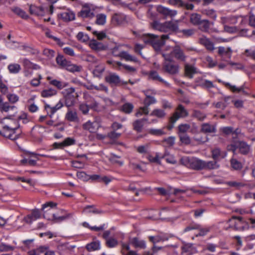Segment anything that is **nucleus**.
<instances>
[{"instance_id":"nucleus-19","label":"nucleus","mask_w":255,"mask_h":255,"mask_svg":"<svg viewBox=\"0 0 255 255\" xmlns=\"http://www.w3.org/2000/svg\"><path fill=\"white\" fill-rule=\"evenodd\" d=\"M237 148L239 149L240 152L243 154H247L250 150V146L246 142L243 141H237Z\"/></svg>"},{"instance_id":"nucleus-33","label":"nucleus","mask_w":255,"mask_h":255,"mask_svg":"<svg viewBox=\"0 0 255 255\" xmlns=\"http://www.w3.org/2000/svg\"><path fill=\"white\" fill-rule=\"evenodd\" d=\"M65 68L68 71L71 72H80L82 69V67L80 65L72 64L70 61L68 63Z\"/></svg>"},{"instance_id":"nucleus-30","label":"nucleus","mask_w":255,"mask_h":255,"mask_svg":"<svg viewBox=\"0 0 255 255\" xmlns=\"http://www.w3.org/2000/svg\"><path fill=\"white\" fill-rule=\"evenodd\" d=\"M196 72V69L195 67L188 64H185V73L187 77L191 79L193 78V75Z\"/></svg>"},{"instance_id":"nucleus-58","label":"nucleus","mask_w":255,"mask_h":255,"mask_svg":"<svg viewBox=\"0 0 255 255\" xmlns=\"http://www.w3.org/2000/svg\"><path fill=\"white\" fill-rule=\"evenodd\" d=\"M146 109V106L144 105L143 107H140L138 111L135 114V116L137 117H139L142 115H147L149 113V108L148 107H147V111L145 110Z\"/></svg>"},{"instance_id":"nucleus-2","label":"nucleus","mask_w":255,"mask_h":255,"mask_svg":"<svg viewBox=\"0 0 255 255\" xmlns=\"http://www.w3.org/2000/svg\"><path fill=\"white\" fill-rule=\"evenodd\" d=\"M168 39L169 34H163L159 37L157 35L150 33L145 34L142 38L144 43L150 44L156 51H159Z\"/></svg>"},{"instance_id":"nucleus-18","label":"nucleus","mask_w":255,"mask_h":255,"mask_svg":"<svg viewBox=\"0 0 255 255\" xmlns=\"http://www.w3.org/2000/svg\"><path fill=\"white\" fill-rule=\"evenodd\" d=\"M59 16H60L62 20L65 22L73 20L75 18V13L69 10H67L66 11L61 13Z\"/></svg>"},{"instance_id":"nucleus-32","label":"nucleus","mask_w":255,"mask_h":255,"mask_svg":"<svg viewBox=\"0 0 255 255\" xmlns=\"http://www.w3.org/2000/svg\"><path fill=\"white\" fill-rule=\"evenodd\" d=\"M134 106L130 103H126L120 107V110L123 113L129 114L131 113L133 109Z\"/></svg>"},{"instance_id":"nucleus-52","label":"nucleus","mask_w":255,"mask_h":255,"mask_svg":"<svg viewBox=\"0 0 255 255\" xmlns=\"http://www.w3.org/2000/svg\"><path fill=\"white\" fill-rule=\"evenodd\" d=\"M231 167L235 170H240L242 168V164L241 162L236 159L232 158L231 159Z\"/></svg>"},{"instance_id":"nucleus-10","label":"nucleus","mask_w":255,"mask_h":255,"mask_svg":"<svg viewBox=\"0 0 255 255\" xmlns=\"http://www.w3.org/2000/svg\"><path fill=\"white\" fill-rule=\"evenodd\" d=\"M126 16L123 13H116L112 17V22L115 25H120L126 22Z\"/></svg>"},{"instance_id":"nucleus-9","label":"nucleus","mask_w":255,"mask_h":255,"mask_svg":"<svg viewBox=\"0 0 255 255\" xmlns=\"http://www.w3.org/2000/svg\"><path fill=\"white\" fill-rule=\"evenodd\" d=\"M171 54L177 60L181 62H185L187 57L185 55L183 50L181 49L178 45H176L173 48Z\"/></svg>"},{"instance_id":"nucleus-48","label":"nucleus","mask_w":255,"mask_h":255,"mask_svg":"<svg viewBox=\"0 0 255 255\" xmlns=\"http://www.w3.org/2000/svg\"><path fill=\"white\" fill-rule=\"evenodd\" d=\"M156 103V100L154 96L145 97V98L144 100L143 103L144 105L146 106V111H147V107H149L150 105L154 104Z\"/></svg>"},{"instance_id":"nucleus-37","label":"nucleus","mask_w":255,"mask_h":255,"mask_svg":"<svg viewBox=\"0 0 255 255\" xmlns=\"http://www.w3.org/2000/svg\"><path fill=\"white\" fill-rule=\"evenodd\" d=\"M130 243L135 248L144 249L145 248V242L143 240H140L137 238H133L130 241Z\"/></svg>"},{"instance_id":"nucleus-36","label":"nucleus","mask_w":255,"mask_h":255,"mask_svg":"<svg viewBox=\"0 0 255 255\" xmlns=\"http://www.w3.org/2000/svg\"><path fill=\"white\" fill-rule=\"evenodd\" d=\"M77 96H64L65 105L67 107H70L74 105Z\"/></svg>"},{"instance_id":"nucleus-22","label":"nucleus","mask_w":255,"mask_h":255,"mask_svg":"<svg viewBox=\"0 0 255 255\" xmlns=\"http://www.w3.org/2000/svg\"><path fill=\"white\" fill-rule=\"evenodd\" d=\"M17 128H18L17 127L12 128L11 127H9L8 126H4L3 127V128L4 129H5V130L9 131V132H12V133H9L8 134H6L5 133L4 134H2V136H4V137H8L11 140L16 139L17 138H18L19 135L18 134L14 135V130L15 129H16Z\"/></svg>"},{"instance_id":"nucleus-26","label":"nucleus","mask_w":255,"mask_h":255,"mask_svg":"<svg viewBox=\"0 0 255 255\" xmlns=\"http://www.w3.org/2000/svg\"><path fill=\"white\" fill-rule=\"evenodd\" d=\"M75 140L70 137L66 138L63 142L61 143L55 142L53 144V146L55 148H62L65 146H68L72 145L74 143Z\"/></svg>"},{"instance_id":"nucleus-7","label":"nucleus","mask_w":255,"mask_h":255,"mask_svg":"<svg viewBox=\"0 0 255 255\" xmlns=\"http://www.w3.org/2000/svg\"><path fill=\"white\" fill-rule=\"evenodd\" d=\"M105 81L112 86H119L121 82L119 75L114 73H110L105 77Z\"/></svg>"},{"instance_id":"nucleus-54","label":"nucleus","mask_w":255,"mask_h":255,"mask_svg":"<svg viewBox=\"0 0 255 255\" xmlns=\"http://www.w3.org/2000/svg\"><path fill=\"white\" fill-rule=\"evenodd\" d=\"M82 59L85 61L93 63H96L98 62V59L91 54L83 55L82 56Z\"/></svg>"},{"instance_id":"nucleus-62","label":"nucleus","mask_w":255,"mask_h":255,"mask_svg":"<svg viewBox=\"0 0 255 255\" xmlns=\"http://www.w3.org/2000/svg\"><path fill=\"white\" fill-rule=\"evenodd\" d=\"M200 85L203 88L209 89L214 87L213 83L207 80H202Z\"/></svg>"},{"instance_id":"nucleus-35","label":"nucleus","mask_w":255,"mask_h":255,"mask_svg":"<svg viewBox=\"0 0 255 255\" xmlns=\"http://www.w3.org/2000/svg\"><path fill=\"white\" fill-rule=\"evenodd\" d=\"M199 29L203 32H208L210 27V23L206 19L201 20L198 24Z\"/></svg>"},{"instance_id":"nucleus-15","label":"nucleus","mask_w":255,"mask_h":255,"mask_svg":"<svg viewBox=\"0 0 255 255\" xmlns=\"http://www.w3.org/2000/svg\"><path fill=\"white\" fill-rule=\"evenodd\" d=\"M201 131L204 133H215L216 132V127L209 123H204L201 125Z\"/></svg>"},{"instance_id":"nucleus-6","label":"nucleus","mask_w":255,"mask_h":255,"mask_svg":"<svg viewBox=\"0 0 255 255\" xmlns=\"http://www.w3.org/2000/svg\"><path fill=\"white\" fill-rule=\"evenodd\" d=\"M234 220H236L234 222V230L243 231L249 228V223L244 220L242 217L233 216L229 221L231 222Z\"/></svg>"},{"instance_id":"nucleus-14","label":"nucleus","mask_w":255,"mask_h":255,"mask_svg":"<svg viewBox=\"0 0 255 255\" xmlns=\"http://www.w3.org/2000/svg\"><path fill=\"white\" fill-rule=\"evenodd\" d=\"M41 213L38 209H35L32 211L31 214L27 215L24 218L25 221L31 224L33 221L36 220L41 217Z\"/></svg>"},{"instance_id":"nucleus-27","label":"nucleus","mask_w":255,"mask_h":255,"mask_svg":"<svg viewBox=\"0 0 255 255\" xmlns=\"http://www.w3.org/2000/svg\"><path fill=\"white\" fill-rule=\"evenodd\" d=\"M65 118L70 122H77L79 120L77 112L71 110H68L66 114Z\"/></svg>"},{"instance_id":"nucleus-3","label":"nucleus","mask_w":255,"mask_h":255,"mask_svg":"<svg viewBox=\"0 0 255 255\" xmlns=\"http://www.w3.org/2000/svg\"><path fill=\"white\" fill-rule=\"evenodd\" d=\"M151 27L161 32H178V25L177 21H167L161 23L154 20L150 23Z\"/></svg>"},{"instance_id":"nucleus-56","label":"nucleus","mask_w":255,"mask_h":255,"mask_svg":"<svg viewBox=\"0 0 255 255\" xmlns=\"http://www.w3.org/2000/svg\"><path fill=\"white\" fill-rule=\"evenodd\" d=\"M106 245L109 248H114L118 245V242L113 238H109L106 240Z\"/></svg>"},{"instance_id":"nucleus-12","label":"nucleus","mask_w":255,"mask_h":255,"mask_svg":"<svg viewBox=\"0 0 255 255\" xmlns=\"http://www.w3.org/2000/svg\"><path fill=\"white\" fill-rule=\"evenodd\" d=\"M199 42L204 45L208 50L213 51L214 49L213 43L204 35H202L199 38Z\"/></svg>"},{"instance_id":"nucleus-64","label":"nucleus","mask_w":255,"mask_h":255,"mask_svg":"<svg viewBox=\"0 0 255 255\" xmlns=\"http://www.w3.org/2000/svg\"><path fill=\"white\" fill-rule=\"evenodd\" d=\"M121 135V134L120 133L117 132L114 130L109 132L107 134V137L112 140H115L119 138Z\"/></svg>"},{"instance_id":"nucleus-50","label":"nucleus","mask_w":255,"mask_h":255,"mask_svg":"<svg viewBox=\"0 0 255 255\" xmlns=\"http://www.w3.org/2000/svg\"><path fill=\"white\" fill-rule=\"evenodd\" d=\"M148 132L153 135L161 136L165 134L163 129L149 128L148 129Z\"/></svg>"},{"instance_id":"nucleus-21","label":"nucleus","mask_w":255,"mask_h":255,"mask_svg":"<svg viewBox=\"0 0 255 255\" xmlns=\"http://www.w3.org/2000/svg\"><path fill=\"white\" fill-rule=\"evenodd\" d=\"M63 106V103L60 101L59 102L53 107H51L49 105L46 104L45 105V109L48 112L50 113V117L51 118L52 116L58 110L60 109Z\"/></svg>"},{"instance_id":"nucleus-49","label":"nucleus","mask_w":255,"mask_h":255,"mask_svg":"<svg viewBox=\"0 0 255 255\" xmlns=\"http://www.w3.org/2000/svg\"><path fill=\"white\" fill-rule=\"evenodd\" d=\"M105 70V66L103 64L98 65L96 66L93 70V74L95 76L99 77Z\"/></svg>"},{"instance_id":"nucleus-29","label":"nucleus","mask_w":255,"mask_h":255,"mask_svg":"<svg viewBox=\"0 0 255 255\" xmlns=\"http://www.w3.org/2000/svg\"><path fill=\"white\" fill-rule=\"evenodd\" d=\"M148 78L149 79L158 81L162 83H165L166 85H169V84L165 81L158 74V73L155 71H151L149 72Z\"/></svg>"},{"instance_id":"nucleus-57","label":"nucleus","mask_w":255,"mask_h":255,"mask_svg":"<svg viewBox=\"0 0 255 255\" xmlns=\"http://www.w3.org/2000/svg\"><path fill=\"white\" fill-rule=\"evenodd\" d=\"M6 98L8 101L11 104H14L19 100V97L14 94L8 93L6 95Z\"/></svg>"},{"instance_id":"nucleus-42","label":"nucleus","mask_w":255,"mask_h":255,"mask_svg":"<svg viewBox=\"0 0 255 255\" xmlns=\"http://www.w3.org/2000/svg\"><path fill=\"white\" fill-rule=\"evenodd\" d=\"M150 115L151 116L156 117L159 119H162L165 117L166 113L163 110L155 109L152 111Z\"/></svg>"},{"instance_id":"nucleus-40","label":"nucleus","mask_w":255,"mask_h":255,"mask_svg":"<svg viewBox=\"0 0 255 255\" xmlns=\"http://www.w3.org/2000/svg\"><path fill=\"white\" fill-rule=\"evenodd\" d=\"M120 57L127 61H133L135 62L137 61V58L135 56H133L128 53L127 52L124 51H122Z\"/></svg>"},{"instance_id":"nucleus-45","label":"nucleus","mask_w":255,"mask_h":255,"mask_svg":"<svg viewBox=\"0 0 255 255\" xmlns=\"http://www.w3.org/2000/svg\"><path fill=\"white\" fill-rule=\"evenodd\" d=\"M96 23L98 25H103L106 23L107 16L104 13H99L96 15Z\"/></svg>"},{"instance_id":"nucleus-4","label":"nucleus","mask_w":255,"mask_h":255,"mask_svg":"<svg viewBox=\"0 0 255 255\" xmlns=\"http://www.w3.org/2000/svg\"><path fill=\"white\" fill-rule=\"evenodd\" d=\"M188 115L187 110L182 105H179L176 109V111L170 118V123L171 124L169 127V129L174 127V124L180 118H184Z\"/></svg>"},{"instance_id":"nucleus-23","label":"nucleus","mask_w":255,"mask_h":255,"mask_svg":"<svg viewBox=\"0 0 255 255\" xmlns=\"http://www.w3.org/2000/svg\"><path fill=\"white\" fill-rule=\"evenodd\" d=\"M218 53L222 57L226 56L228 58L230 59L231 58L232 50L230 47L225 48L223 46H220L218 47Z\"/></svg>"},{"instance_id":"nucleus-41","label":"nucleus","mask_w":255,"mask_h":255,"mask_svg":"<svg viewBox=\"0 0 255 255\" xmlns=\"http://www.w3.org/2000/svg\"><path fill=\"white\" fill-rule=\"evenodd\" d=\"M57 64L61 68H64L66 66L67 64L69 62L66 58L61 55H58L56 59Z\"/></svg>"},{"instance_id":"nucleus-11","label":"nucleus","mask_w":255,"mask_h":255,"mask_svg":"<svg viewBox=\"0 0 255 255\" xmlns=\"http://www.w3.org/2000/svg\"><path fill=\"white\" fill-rule=\"evenodd\" d=\"M196 229L199 230V233L196 235L197 237L203 236L209 231V229L208 228H201L199 225L196 224L189 225L184 229V231L186 232L192 230Z\"/></svg>"},{"instance_id":"nucleus-59","label":"nucleus","mask_w":255,"mask_h":255,"mask_svg":"<svg viewBox=\"0 0 255 255\" xmlns=\"http://www.w3.org/2000/svg\"><path fill=\"white\" fill-rule=\"evenodd\" d=\"M224 30L230 33H235L239 31V28L237 26H230L227 25H224Z\"/></svg>"},{"instance_id":"nucleus-8","label":"nucleus","mask_w":255,"mask_h":255,"mask_svg":"<svg viewBox=\"0 0 255 255\" xmlns=\"http://www.w3.org/2000/svg\"><path fill=\"white\" fill-rule=\"evenodd\" d=\"M157 11L164 18L168 17H172L177 14V11L170 9L162 5H158L156 8Z\"/></svg>"},{"instance_id":"nucleus-51","label":"nucleus","mask_w":255,"mask_h":255,"mask_svg":"<svg viewBox=\"0 0 255 255\" xmlns=\"http://www.w3.org/2000/svg\"><path fill=\"white\" fill-rule=\"evenodd\" d=\"M84 211L86 213H92L94 214H100L102 211L96 209L94 205L87 206L84 209Z\"/></svg>"},{"instance_id":"nucleus-61","label":"nucleus","mask_w":255,"mask_h":255,"mask_svg":"<svg viewBox=\"0 0 255 255\" xmlns=\"http://www.w3.org/2000/svg\"><path fill=\"white\" fill-rule=\"evenodd\" d=\"M180 141L185 144H189L190 143L191 140L189 136L186 134H180L179 135Z\"/></svg>"},{"instance_id":"nucleus-24","label":"nucleus","mask_w":255,"mask_h":255,"mask_svg":"<svg viewBox=\"0 0 255 255\" xmlns=\"http://www.w3.org/2000/svg\"><path fill=\"white\" fill-rule=\"evenodd\" d=\"M182 255H192L196 252V249L193 245L191 244H187L182 247Z\"/></svg>"},{"instance_id":"nucleus-1","label":"nucleus","mask_w":255,"mask_h":255,"mask_svg":"<svg viewBox=\"0 0 255 255\" xmlns=\"http://www.w3.org/2000/svg\"><path fill=\"white\" fill-rule=\"evenodd\" d=\"M181 163L188 168L200 170H213L219 168L220 165L216 161H206L195 157H183L180 159Z\"/></svg>"},{"instance_id":"nucleus-47","label":"nucleus","mask_w":255,"mask_h":255,"mask_svg":"<svg viewBox=\"0 0 255 255\" xmlns=\"http://www.w3.org/2000/svg\"><path fill=\"white\" fill-rule=\"evenodd\" d=\"M227 185L232 187H235L236 189H239L244 186L246 184L240 181H229L227 183Z\"/></svg>"},{"instance_id":"nucleus-13","label":"nucleus","mask_w":255,"mask_h":255,"mask_svg":"<svg viewBox=\"0 0 255 255\" xmlns=\"http://www.w3.org/2000/svg\"><path fill=\"white\" fill-rule=\"evenodd\" d=\"M99 128L98 124L97 122H91L89 121L83 125V128L88 130L89 132H95Z\"/></svg>"},{"instance_id":"nucleus-28","label":"nucleus","mask_w":255,"mask_h":255,"mask_svg":"<svg viewBox=\"0 0 255 255\" xmlns=\"http://www.w3.org/2000/svg\"><path fill=\"white\" fill-rule=\"evenodd\" d=\"M121 253L123 255H137L136 252L130 251L129 245L122 243Z\"/></svg>"},{"instance_id":"nucleus-46","label":"nucleus","mask_w":255,"mask_h":255,"mask_svg":"<svg viewBox=\"0 0 255 255\" xmlns=\"http://www.w3.org/2000/svg\"><path fill=\"white\" fill-rule=\"evenodd\" d=\"M190 22L194 25H198L201 21L200 15L197 13H193L190 15Z\"/></svg>"},{"instance_id":"nucleus-53","label":"nucleus","mask_w":255,"mask_h":255,"mask_svg":"<svg viewBox=\"0 0 255 255\" xmlns=\"http://www.w3.org/2000/svg\"><path fill=\"white\" fill-rule=\"evenodd\" d=\"M50 84L55 86L59 89H62L67 86V84L57 80L50 81Z\"/></svg>"},{"instance_id":"nucleus-25","label":"nucleus","mask_w":255,"mask_h":255,"mask_svg":"<svg viewBox=\"0 0 255 255\" xmlns=\"http://www.w3.org/2000/svg\"><path fill=\"white\" fill-rule=\"evenodd\" d=\"M85 99L87 104H88L90 108L94 111H97L99 107V104L95 101V100L89 96H85Z\"/></svg>"},{"instance_id":"nucleus-60","label":"nucleus","mask_w":255,"mask_h":255,"mask_svg":"<svg viewBox=\"0 0 255 255\" xmlns=\"http://www.w3.org/2000/svg\"><path fill=\"white\" fill-rule=\"evenodd\" d=\"M190 128V126L189 124H181L178 126V130L182 134H184Z\"/></svg>"},{"instance_id":"nucleus-43","label":"nucleus","mask_w":255,"mask_h":255,"mask_svg":"<svg viewBox=\"0 0 255 255\" xmlns=\"http://www.w3.org/2000/svg\"><path fill=\"white\" fill-rule=\"evenodd\" d=\"M57 94V91L52 88L45 89L43 90L41 93V95L44 98H48L52 96L55 95Z\"/></svg>"},{"instance_id":"nucleus-16","label":"nucleus","mask_w":255,"mask_h":255,"mask_svg":"<svg viewBox=\"0 0 255 255\" xmlns=\"http://www.w3.org/2000/svg\"><path fill=\"white\" fill-rule=\"evenodd\" d=\"M239 18L240 17L236 15L223 16L221 18V23L224 25H227V24H235L237 23Z\"/></svg>"},{"instance_id":"nucleus-5","label":"nucleus","mask_w":255,"mask_h":255,"mask_svg":"<svg viewBox=\"0 0 255 255\" xmlns=\"http://www.w3.org/2000/svg\"><path fill=\"white\" fill-rule=\"evenodd\" d=\"M162 70L164 72L170 75H174L178 74L179 66L177 64L173 62H163L162 64Z\"/></svg>"},{"instance_id":"nucleus-20","label":"nucleus","mask_w":255,"mask_h":255,"mask_svg":"<svg viewBox=\"0 0 255 255\" xmlns=\"http://www.w3.org/2000/svg\"><path fill=\"white\" fill-rule=\"evenodd\" d=\"M147 119L143 118L141 119L136 120L132 123L133 128L137 132H141L144 123L145 122L147 121Z\"/></svg>"},{"instance_id":"nucleus-31","label":"nucleus","mask_w":255,"mask_h":255,"mask_svg":"<svg viewBox=\"0 0 255 255\" xmlns=\"http://www.w3.org/2000/svg\"><path fill=\"white\" fill-rule=\"evenodd\" d=\"M192 117L199 121H203L206 118L207 115L199 110H194L192 112Z\"/></svg>"},{"instance_id":"nucleus-39","label":"nucleus","mask_w":255,"mask_h":255,"mask_svg":"<svg viewBox=\"0 0 255 255\" xmlns=\"http://www.w3.org/2000/svg\"><path fill=\"white\" fill-rule=\"evenodd\" d=\"M86 248L89 251H94L98 250L100 248V243L98 240H95L88 244L86 246Z\"/></svg>"},{"instance_id":"nucleus-44","label":"nucleus","mask_w":255,"mask_h":255,"mask_svg":"<svg viewBox=\"0 0 255 255\" xmlns=\"http://www.w3.org/2000/svg\"><path fill=\"white\" fill-rule=\"evenodd\" d=\"M9 72L12 74H17L21 70V67L19 64L16 63L10 64L7 67Z\"/></svg>"},{"instance_id":"nucleus-17","label":"nucleus","mask_w":255,"mask_h":255,"mask_svg":"<svg viewBox=\"0 0 255 255\" xmlns=\"http://www.w3.org/2000/svg\"><path fill=\"white\" fill-rule=\"evenodd\" d=\"M89 46L92 49L98 51L106 50L107 47L102 42L96 40H91L89 43Z\"/></svg>"},{"instance_id":"nucleus-55","label":"nucleus","mask_w":255,"mask_h":255,"mask_svg":"<svg viewBox=\"0 0 255 255\" xmlns=\"http://www.w3.org/2000/svg\"><path fill=\"white\" fill-rule=\"evenodd\" d=\"M225 85H226V86H227V87H228L230 90H231L233 92H237V93H239L240 92H243L245 94H246L245 93V92L244 91V88L243 87H241L240 88H237L236 86H233V85H231L230 83H226L225 84Z\"/></svg>"},{"instance_id":"nucleus-63","label":"nucleus","mask_w":255,"mask_h":255,"mask_svg":"<svg viewBox=\"0 0 255 255\" xmlns=\"http://www.w3.org/2000/svg\"><path fill=\"white\" fill-rule=\"evenodd\" d=\"M175 137L169 136L166 138H165L163 142L165 143V145L167 146H172L175 143Z\"/></svg>"},{"instance_id":"nucleus-38","label":"nucleus","mask_w":255,"mask_h":255,"mask_svg":"<svg viewBox=\"0 0 255 255\" xmlns=\"http://www.w3.org/2000/svg\"><path fill=\"white\" fill-rule=\"evenodd\" d=\"M79 16L83 18H92L94 14L90 9L87 7H84L80 12Z\"/></svg>"},{"instance_id":"nucleus-34","label":"nucleus","mask_w":255,"mask_h":255,"mask_svg":"<svg viewBox=\"0 0 255 255\" xmlns=\"http://www.w3.org/2000/svg\"><path fill=\"white\" fill-rule=\"evenodd\" d=\"M29 10L31 14L37 15H43L44 14V8L42 6L31 5L29 7Z\"/></svg>"}]
</instances>
